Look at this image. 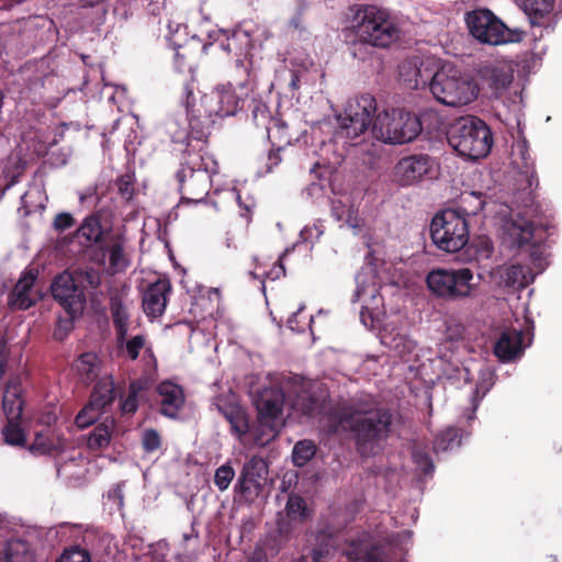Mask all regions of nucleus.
Listing matches in <instances>:
<instances>
[{"label": "nucleus", "instance_id": "obj_45", "mask_svg": "<svg viewBox=\"0 0 562 562\" xmlns=\"http://www.w3.org/2000/svg\"><path fill=\"white\" fill-rule=\"evenodd\" d=\"M145 341L146 339L144 335H136L130 339H127L126 336L123 344H119L116 341V347L117 350L125 355L126 358L135 361L138 358L140 350L144 348Z\"/></svg>", "mask_w": 562, "mask_h": 562}, {"label": "nucleus", "instance_id": "obj_13", "mask_svg": "<svg viewBox=\"0 0 562 562\" xmlns=\"http://www.w3.org/2000/svg\"><path fill=\"white\" fill-rule=\"evenodd\" d=\"M284 400L285 395L280 389L270 387L260 392L256 401L261 429V432L255 436L258 446H266L277 437Z\"/></svg>", "mask_w": 562, "mask_h": 562}, {"label": "nucleus", "instance_id": "obj_47", "mask_svg": "<svg viewBox=\"0 0 562 562\" xmlns=\"http://www.w3.org/2000/svg\"><path fill=\"white\" fill-rule=\"evenodd\" d=\"M77 284L82 288L98 289L101 284V274L94 268L77 269L72 273Z\"/></svg>", "mask_w": 562, "mask_h": 562}, {"label": "nucleus", "instance_id": "obj_63", "mask_svg": "<svg viewBox=\"0 0 562 562\" xmlns=\"http://www.w3.org/2000/svg\"><path fill=\"white\" fill-rule=\"evenodd\" d=\"M148 13L156 16L165 9L166 0H142Z\"/></svg>", "mask_w": 562, "mask_h": 562}, {"label": "nucleus", "instance_id": "obj_21", "mask_svg": "<svg viewBox=\"0 0 562 562\" xmlns=\"http://www.w3.org/2000/svg\"><path fill=\"white\" fill-rule=\"evenodd\" d=\"M524 335L520 330H504L494 345V355L502 362L515 360L522 353Z\"/></svg>", "mask_w": 562, "mask_h": 562}, {"label": "nucleus", "instance_id": "obj_34", "mask_svg": "<svg viewBox=\"0 0 562 562\" xmlns=\"http://www.w3.org/2000/svg\"><path fill=\"white\" fill-rule=\"evenodd\" d=\"M4 562H35V553L23 540L9 541L3 550Z\"/></svg>", "mask_w": 562, "mask_h": 562}, {"label": "nucleus", "instance_id": "obj_37", "mask_svg": "<svg viewBox=\"0 0 562 562\" xmlns=\"http://www.w3.org/2000/svg\"><path fill=\"white\" fill-rule=\"evenodd\" d=\"M30 450L37 454L57 456L65 450V441L60 439L54 441L48 436L36 434Z\"/></svg>", "mask_w": 562, "mask_h": 562}, {"label": "nucleus", "instance_id": "obj_15", "mask_svg": "<svg viewBox=\"0 0 562 562\" xmlns=\"http://www.w3.org/2000/svg\"><path fill=\"white\" fill-rule=\"evenodd\" d=\"M52 295L66 313L82 314L86 306V294L83 289L77 284L72 273H60L53 280L50 286Z\"/></svg>", "mask_w": 562, "mask_h": 562}, {"label": "nucleus", "instance_id": "obj_49", "mask_svg": "<svg viewBox=\"0 0 562 562\" xmlns=\"http://www.w3.org/2000/svg\"><path fill=\"white\" fill-rule=\"evenodd\" d=\"M115 186L120 196L124 201L130 202L135 194V175L131 172L121 175L115 180Z\"/></svg>", "mask_w": 562, "mask_h": 562}, {"label": "nucleus", "instance_id": "obj_35", "mask_svg": "<svg viewBox=\"0 0 562 562\" xmlns=\"http://www.w3.org/2000/svg\"><path fill=\"white\" fill-rule=\"evenodd\" d=\"M265 130L271 146L284 149L291 144L292 136L289 133L288 124L282 120L273 119Z\"/></svg>", "mask_w": 562, "mask_h": 562}, {"label": "nucleus", "instance_id": "obj_1", "mask_svg": "<svg viewBox=\"0 0 562 562\" xmlns=\"http://www.w3.org/2000/svg\"><path fill=\"white\" fill-rule=\"evenodd\" d=\"M400 418L398 412L371 400L345 403L329 416L334 431H349L357 452L366 458L376 453L381 443L391 436Z\"/></svg>", "mask_w": 562, "mask_h": 562}, {"label": "nucleus", "instance_id": "obj_36", "mask_svg": "<svg viewBox=\"0 0 562 562\" xmlns=\"http://www.w3.org/2000/svg\"><path fill=\"white\" fill-rule=\"evenodd\" d=\"M376 45H373V42H369V40L357 37L348 43V52L349 54L359 61L366 63L373 60L378 57Z\"/></svg>", "mask_w": 562, "mask_h": 562}, {"label": "nucleus", "instance_id": "obj_32", "mask_svg": "<svg viewBox=\"0 0 562 562\" xmlns=\"http://www.w3.org/2000/svg\"><path fill=\"white\" fill-rule=\"evenodd\" d=\"M115 400L114 381L111 378L100 379L90 395L91 405H95L97 409H103L111 405Z\"/></svg>", "mask_w": 562, "mask_h": 562}, {"label": "nucleus", "instance_id": "obj_30", "mask_svg": "<svg viewBox=\"0 0 562 562\" xmlns=\"http://www.w3.org/2000/svg\"><path fill=\"white\" fill-rule=\"evenodd\" d=\"M256 75L252 69L251 58H236L234 66L229 70V81L232 87L240 89L248 87L255 81Z\"/></svg>", "mask_w": 562, "mask_h": 562}, {"label": "nucleus", "instance_id": "obj_31", "mask_svg": "<svg viewBox=\"0 0 562 562\" xmlns=\"http://www.w3.org/2000/svg\"><path fill=\"white\" fill-rule=\"evenodd\" d=\"M100 247L103 255H109V265L113 272L124 271L128 267L130 261L124 251V239L122 237L116 236L110 244H102Z\"/></svg>", "mask_w": 562, "mask_h": 562}, {"label": "nucleus", "instance_id": "obj_50", "mask_svg": "<svg viewBox=\"0 0 562 562\" xmlns=\"http://www.w3.org/2000/svg\"><path fill=\"white\" fill-rule=\"evenodd\" d=\"M55 562H91V555L87 549L72 546L65 549Z\"/></svg>", "mask_w": 562, "mask_h": 562}, {"label": "nucleus", "instance_id": "obj_46", "mask_svg": "<svg viewBox=\"0 0 562 562\" xmlns=\"http://www.w3.org/2000/svg\"><path fill=\"white\" fill-rule=\"evenodd\" d=\"M249 106L254 123L258 127L266 128L274 119L270 114L269 106L260 99L252 98Z\"/></svg>", "mask_w": 562, "mask_h": 562}, {"label": "nucleus", "instance_id": "obj_6", "mask_svg": "<svg viewBox=\"0 0 562 562\" xmlns=\"http://www.w3.org/2000/svg\"><path fill=\"white\" fill-rule=\"evenodd\" d=\"M350 29L355 36L373 42L379 48H389L401 37V29L390 13L372 4L350 7Z\"/></svg>", "mask_w": 562, "mask_h": 562}, {"label": "nucleus", "instance_id": "obj_33", "mask_svg": "<svg viewBox=\"0 0 562 562\" xmlns=\"http://www.w3.org/2000/svg\"><path fill=\"white\" fill-rule=\"evenodd\" d=\"M532 280L531 269L528 266L514 263L505 270V285L514 290L525 289Z\"/></svg>", "mask_w": 562, "mask_h": 562}, {"label": "nucleus", "instance_id": "obj_55", "mask_svg": "<svg viewBox=\"0 0 562 562\" xmlns=\"http://www.w3.org/2000/svg\"><path fill=\"white\" fill-rule=\"evenodd\" d=\"M142 447L146 453L156 452L161 447V437L154 428H148L143 431Z\"/></svg>", "mask_w": 562, "mask_h": 562}, {"label": "nucleus", "instance_id": "obj_28", "mask_svg": "<svg viewBox=\"0 0 562 562\" xmlns=\"http://www.w3.org/2000/svg\"><path fill=\"white\" fill-rule=\"evenodd\" d=\"M34 281L35 276L31 272L23 274L19 279L9 295V304L12 308L25 311L35 304L30 297V291L33 288Z\"/></svg>", "mask_w": 562, "mask_h": 562}, {"label": "nucleus", "instance_id": "obj_11", "mask_svg": "<svg viewBox=\"0 0 562 562\" xmlns=\"http://www.w3.org/2000/svg\"><path fill=\"white\" fill-rule=\"evenodd\" d=\"M474 274L470 268H438L427 274L426 283L436 296L447 301H457L472 295L475 289V284L472 282Z\"/></svg>", "mask_w": 562, "mask_h": 562}, {"label": "nucleus", "instance_id": "obj_38", "mask_svg": "<svg viewBox=\"0 0 562 562\" xmlns=\"http://www.w3.org/2000/svg\"><path fill=\"white\" fill-rule=\"evenodd\" d=\"M484 75L495 90L506 89L513 81V72L505 67L487 66Z\"/></svg>", "mask_w": 562, "mask_h": 562}, {"label": "nucleus", "instance_id": "obj_41", "mask_svg": "<svg viewBox=\"0 0 562 562\" xmlns=\"http://www.w3.org/2000/svg\"><path fill=\"white\" fill-rule=\"evenodd\" d=\"M2 436L8 445L20 447L26 445V436L20 420L7 422L2 429Z\"/></svg>", "mask_w": 562, "mask_h": 562}, {"label": "nucleus", "instance_id": "obj_9", "mask_svg": "<svg viewBox=\"0 0 562 562\" xmlns=\"http://www.w3.org/2000/svg\"><path fill=\"white\" fill-rule=\"evenodd\" d=\"M464 20L469 33L482 44L496 46L506 43H519L525 36L524 31L507 27L490 9L480 8L467 12Z\"/></svg>", "mask_w": 562, "mask_h": 562}, {"label": "nucleus", "instance_id": "obj_51", "mask_svg": "<svg viewBox=\"0 0 562 562\" xmlns=\"http://www.w3.org/2000/svg\"><path fill=\"white\" fill-rule=\"evenodd\" d=\"M295 521L286 516H280L277 520L276 533L279 543L288 542L294 532Z\"/></svg>", "mask_w": 562, "mask_h": 562}, {"label": "nucleus", "instance_id": "obj_59", "mask_svg": "<svg viewBox=\"0 0 562 562\" xmlns=\"http://www.w3.org/2000/svg\"><path fill=\"white\" fill-rule=\"evenodd\" d=\"M515 229H517L516 226ZM514 238L518 247L530 245L533 239V224L526 222L524 226L518 227V232L514 233Z\"/></svg>", "mask_w": 562, "mask_h": 562}, {"label": "nucleus", "instance_id": "obj_20", "mask_svg": "<svg viewBox=\"0 0 562 562\" xmlns=\"http://www.w3.org/2000/svg\"><path fill=\"white\" fill-rule=\"evenodd\" d=\"M512 164L518 169L519 176L524 179L522 190H529V194L532 192V187L539 186L537 172L535 170V161L530 155L527 145L518 144L513 151Z\"/></svg>", "mask_w": 562, "mask_h": 562}, {"label": "nucleus", "instance_id": "obj_18", "mask_svg": "<svg viewBox=\"0 0 562 562\" xmlns=\"http://www.w3.org/2000/svg\"><path fill=\"white\" fill-rule=\"evenodd\" d=\"M201 99L216 117L235 115L244 106V99L236 94L232 82L217 86L211 93L203 94Z\"/></svg>", "mask_w": 562, "mask_h": 562}, {"label": "nucleus", "instance_id": "obj_52", "mask_svg": "<svg viewBox=\"0 0 562 562\" xmlns=\"http://www.w3.org/2000/svg\"><path fill=\"white\" fill-rule=\"evenodd\" d=\"M412 459L416 464L417 469L424 475H431L435 471V465L430 456L419 448H416L412 452Z\"/></svg>", "mask_w": 562, "mask_h": 562}, {"label": "nucleus", "instance_id": "obj_53", "mask_svg": "<svg viewBox=\"0 0 562 562\" xmlns=\"http://www.w3.org/2000/svg\"><path fill=\"white\" fill-rule=\"evenodd\" d=\"M100 412L101 409H97V406L91 405V402L89 401V403L77 414L75 423L79 428H87L97 420Z\"/></svg>", "mask_w": 562, "mask_h": 562}, {"label": "nucleus", "instance_id": "obj_14", "mask_svg": "<svg viewBox=\"0 0 562 562\" xmlns=\"http://www.w3.org/2000/svg\"><path fill=\"white\" fill-rule=\"evenodd\" d=\"M289 383L293 386L291 406L295 412L307 417H316L326 412L329 394L325 389L305 381L297 374L290 378Z\"/></svg>", "mask_w": 562, "mask_h": 562}, {"label": "nucleus", "instance_id": "obj_29", "mask_svg": "<svg viewBox=\"0 0 562 562\" xmlns=\"http://www.w3.org/2000/svg\"><path fill=\"white\" fill-rule=\"evenodd\" d=\"M554 0H522L521 8L532 25H543L552 12Z\"/></svg>", "mask_w": 562, "mask_h": 562}, {"label": "nucleus", "instance_id": "obj_43", "mask_svg": "<svg viewBox=\"0 0 562 562\" xmlns=\"http://www.w3.org/2000/svg\"><path fill=\"white\" fill-rule=\"evenodd\" d=\"M111 430L106 423L99 424L88 437V447L92 450H100L110 445Z\"/></svg>", "mask_w": 562, "mask_h": 562}, {"label": "nucleus", "instance_id": "obj_5", "mask_svg": "<svg viewBox=\"0 0 562 562\" xmlns=\"http://www.w3.org/2000/svg\"><path fill=\"white\" fill-rule=\"evenodd\" d=\"M475 205L468 210L460 205L457 210L448 209L437 213L430 223V237L432 243L442 251L457 252L461 250L470 238L469 224L465 215L483 210L484 201L475 193L470 194Z\"/></svg>", "mask_w": 562, "mask_h": 562}, {"label": "nucleus", "instance_id": "obj_56", "mask_svg": "<svg viewBox=\"0 0 562 562\" xmlns=\"http://www.w3.org/2000/svg\"><path fill=\"white\" fill-rule=\"evenodd\" d=\"M234 476V469L229 464H223L215 471L214 484L217 486L220 491H225L228 488Z\"/></svg>", "mask_w": 562, "mask_h": 562}, {"label": "nucleus", "instance_id": "obj_16", "mask_svg": "<svg viewBox=\"0 0 562 562\" xmlns=\"http://www.w3.org/2000/svg\"><path fill=\"white\" fill-rule=\"evenodd\" d=\"M434 167V160L426 154H414L401 158L393 169L396 183L408 187L420 182Z\"/></svg>", "mask_w": 562, "mask_h": 562}, {"label": "nucleus", "instance_id": "obj_3", "mask_svg": "<svg viewBox=\"0 0 562 562\" xmlns=\"http://www.w3.org/2000/svg\"><path fill=\"white\" fill-rule=\"evenodd\" d=\"M191 145L182 153L181 168L176 173L183 203H200L209 195L212 176L218 173V162L209 153L192 151Z\"/></svg>", "mask_w": 562, "mask_h": 562}, {"label": "nucleus", "instance_id": "obj_24", "mask_svg": "<svg viewBox=\"0 0 562 562\" xmlns=\"http://www.w3.org/2000/svg\"><path fill=\"white\" fill-rule=\"evenodd\" d=\"M110 312L115 330V339L119 344H123L128 333L130 313L123 303L121 293L115 292L110 296Z\"/></svg>", "mask_w": 562, "mask_h": 562}, {"label": "nucleus", "instance_id": "obj_27", "mask_svg": "<svg viewBox=\"0 0 562 562\" xmlns=\"http://www.w3.org/2000/svg\"><path fill=\"white\" fill-rule=\"evenodd\" d=\"M101 359L95 352L81 353L74 362V370L81 383L89 385L94 382L100 373Z\"/></svg>", "mask_w": 562, "mask_h": 562}, {"label": "nucleus", "instance_id": "obj_60", "mask_svg": "<svg viewBox=\"0 0 562 562\" xmlns=\"http://www.w3.org/2000/svg\"><path fill=\"white\" fill-rule=\"evenodd\" d=\"M75 217L70 213L61 212L55 216L53 227L55 231L61 233L71 228L72 226H75Z\"/></svg>", "mask_w": 562, "mask_h": 562}, {"label": "nucleus", "instance_id": "obj_25", "mask_svg": "<svg viewBox=\"0 0 562 562\" xmlns=\"http://www.w3.org/2000/svg\"><path fill=\"white\" fill-rule=\"evenodd\" d=\"M21 392V383L18 378L11 379L7 383L2 400V408L7 422L21 420L23 413Z\"/></svg>", "mask_w": 562, "mask_h": 562}, {"label": "nucleus", "instance_id": "obj_7", "mask_svg": "<svg viewBox=\"0 0 562 562\" xmlns=\"http://www.w3.org/2000/svg\"><path fill=\"white\" fill-rule=\"evenodd\" d=\"M437 119V111L424 110L416 115L403 109L384 110L375 116L372 135L385 144H406L413 142L423 131V122Z\"/></svg>", "mask_w": 562, "mask_h": 562}, {"label": "nucleus", "instance_id": "obj_22", "mask_svg": "<svg viewBox=\"0 0 562 562\" xmlns=\"http://www.w3.org/2000/svg\"><path fill=\"white\" fill-rule=\"evenodd\" d=\"M220 47L236 58H251L252 36L246 30L236 29L231 34H224V38L220 40Z\"/></svg>", "mask_w": 562, "mask_h": 562}, {"label": "nucleus", "instance_id": "obj_39", "mask_svg": "<svg viewBox=\"0 0 562 562\" xmlns=\"http://www.w3.org/2000/svg\"><path fill=\"white\" fill-rule=\"evenodd\" d=\"M461 443L460 430L456 427H447L440 431L434 442L435 452L447 451L459 447Z\"/></svg>", "mask_w": 562, "mask_h": 562}, {"label": "nucleus", "instance_id": "obj_10", "mask_svg": "<svg viewBox=\"0 0 562 562\" xmlns=\"http://www.w3.org/2000/svg\"><path fill=\"white\" fill-rule=\"evenodd\" d=\"M346 527L347 521L340 520L337 512L322 517L315 530L305 533L304 557L312 562H328L338 546V536Z\"/></svg>", "mask_w": 562, "mask_h": 562}, {"label": "nucleus", "instance_id": "obj_19", "mask_svg": "<svg viewBox=\"0 0 562 562\" xmlns=\"http://www.w3.org/2000/svg\"><path fill=\"white\" fill-rule=\"evenodd\" d=\"M171 290L170 280L167 278H160L150 283L143 293L144 313L151 318L161 316L167 307Z\"/></svg>", "mask_w": 562, "mask_h": 562}, {"label": "nucleus", "instance_id": "obj_12", "mask_svg": "<svg viewBox=\"0 0 562 562\" xmlns=\"http://www.w3.org/2000/svg\"><path fill=\"white\" fill-rule=\"evenodd\" d=\"M376 112V101L373 95L363 93L350 99L345 108L344 116L339 117L338 135L349 139L352 145L372 127V116Z\"/></svg>", "mask_w": 562, "mask_h": 562}, {"label": "nucleus", "instance_id": "obj_57", "mask_svg": "<svg viewBox=\"0 0 562 562\" xmlns=\"http://www.w3.org/2000/svg\"><path fill=\"white\" fill-rule=\"evenodd\" d=\"M416 347V342L406 336L397 335L393 338L392 348L396 351V353L404 358L406 355H409L414 351Z\"/></svg>", "mask_w": 562, "mask_h": 562}, {"label": "nucleus", "instance_id": "obj_44", "mask_svg": "<svg viewBox=\"0 0 562 562\" xmlns=\"http://www.w3.org/2000/svg\"><path fill=\"white\" fill-rule=\"evenodd\" d=\"M225 417L231 425L232 431L241 437L249 430V424L246 413L240 408H232L225 413Z\"/></svg>", "mask_w": 562, "mask_h": 562}, {"label": "nucleus", "instance_id": "obj_26", "mask_svg": "<svg viewBox=\"0 0 562 562\" xmlns=\"http://www.w3.org/2000/svg\"><path fill=\"white\" fill-rule=\"evenodd\" d=\"M103 235L104 229L99 213L88 215L76 231V237L86 247L92 245L102 246Z\"/></svg>", "mask_w": 562, "mask_h": 562}, {"label": "nucleus", "instance_id": "obj_62", "mask_svg": "<svg viewBox=\"0 0 562 562\" xmlns=\"http://www.w3.org/2000/svg\"><path fill=\"white\" fill-rule=\"evenodd\" d=\"M281 150L282 149H278L277 147L271 146V148L268 153V156H267V164H266L268 172H271L274 167L280 165V162L282 160V158L280 156Z\"/></svg>", "mask_w": 562, "mask_h": 562}, {"label": "nucleus", "instance_id": "obj_8", "mask_svg": "<svg viewBox=\"0 0 562 562\" xmlns=\"http://www.w3.org/2000/svg\"><path fill=\"white\" fill-rule=\"evenodd\" d=\"M446 134L451 148L470 160L485 158L493 145L490 126L473 115L454 120L447 128Z\"/></svg>", "mask_w": 562, "mask_h": 562}, {"label": "nucleus", "instance_id": "obj_23", "mask_svg": "<svg viewBox=\"0 0 562 562\" xmlns=\"http://www.w3.org/2000/svg\"><path fill=\"white\" fill-rule=\"evenodd\" d=\"M157 392L161 396L160 413L170 418L177 417L184 404L182 387L170 381H164L157 386Z\"/></svg>", "mask_w": 562, "mask_h": 562}, {"label": "nucleus", "instance_id": "obj_64", "mask_svg": "<svg viewBox=\"0 0 562 562\" xmlns=\"http://www.w3.org/2000/svg\"><path fill=\"white\" fill-rule=\"evenodd\" d=\"M285 274V269L281 262V260H279L278 262H276L273 265V267L265 272V278L266 279H269L271 281H276V280H279L281 277H283Z\"/></svg>", "mask_w": 562, "mask_h": 562}, {"label": "nucleus", "instance_id": "obj_4", "mask_svg": "<svg viewBox=\"0 0 562 562\" xmlns=\"http://www.w3.org/2000/svg\"><path fill=\"white\" fill-rule=\"evenodd\" d=\"M428 86L434 98L448 106H462L469 104L477 97L475 82L462 76L457 69L441 68L436 72L423 74L420 68L416 69L415 88Z\"/></svg>", "mask_w": 562, "mask_h": 562}, {"label": "nucleus", "instance_id": "obj_54", "mask_svg": "<svg viewBox=\"0 0 562 562\" xmlns=\"http://www.w3.org/2000/svg\"><path fill=\"white\" fill-rule=\"evenodd\" d=\"M66 314H67L66 317L58 318L55 329H54V334H53L54 338L59 341H63L70 334V331L74 329L75 318L80 315V314L72 315L70 313H66Z\"/></svg>", "mask_w": 562, "mask_h": 562}, {"label": "nucleus", "instance_id": "obj_58", "mask_svg": "<svg viewBox=\"0 0 562 562\" xmlns=\"http://www.w3.org/2000/svg\"><path fill=\"white\" fill-rule=\"evenodd\" d=\"M138 387L135 382L130 384L128 395L121 403V411L123 414H134L137 411V393Z\"/></svg>", "mask_w": 562, "mask_h": 562}, {"label": "nucleus", "instance_id": "obj_61", "mask_svg": "<svg viewBox=\"0 0 562 562\" xmlns=\"http://www.w3.org/2000/svg\"><path fill=\"white\" fill-rule=\"evenodd\" d=\"M465 328L460 323H451L447 325L446 338L450 341H459L464 337Z\"/></svg>", "mask_w": 562, "mask_h": 562}, {"label": "nucleus", "instance_id": "obj_2", "mask_svg": "<svg viewBox=\"0 0 562 562\" xmlns=\"http://www.w3.org/2000/svg\"><path fill=\"white\" fill-rule=\"evenodd\" d=\"M194 88L192 78L186 80L182 85V99L187 110L190 131L178 128V124L175 120H170L166 123V130L173 143L182 144L187 142L186 148H188L190 144L192 151H199L202 148V153H207L205 147L216 116L212 113L210 108L204 104L201 98L196 102Z\"/></svg>", "mask_w": 562, "mask_h": 562}, {"label": "nucleus", "instance_id": "obj_17", "mask_svg": "<svg viewBox=\"0 0 562 562\" xmlns=\"http://www.w3.org/2000/svg\"><path fill=\"white\" fill-rule=\"evenodd\" d=\"M268 468L261 458L252 457L240 472L236 491L247 503H252L262 492Z\"/></svg>", "mask_w": 562, "mask_h": 562}, {"label": "nucleus", "instance_id": "obj_48", "mask_svg": "<svg viewBox=\"0 0 562 562\" xmlns=\"http://www.w3.org/2000/svg\"><path fill=\"white\" fill-rule=\"evenodd\" d=\"M285 516L294 520L303 521L307 517V507L303 497L290 495L285 505Z\"/></svg>", "mask_w": 562, "mask_h": 562}, {"label": "nucleus", "instance_id": "obj_40", "mask_svg": "<svg viewBox=\"0 0 562 562\" xmlns=\"http://www.w3.org/2000/svg\"><path fill=\"white\" fill-rule=\"evenodd\" d=\"M171 41V38H169ZM175 50L173 61L175 66L179 71H191L195 54L191 50L188 45H181L177 42H170Z\"/></svg>", "mask_w": 562, "mask_h": 562}, {"label": "nucleus", "instance_id": "obj_42", "mask_svg": "<svg viewBox=\"0 0 562 562\" xmlns=\"http://www.w3.org/2000/svg\"><path fill=\"white\" fill-rule=\"evenodd\" d=\"M316 453V446L312 440H301L293 447L292 459L296 467H304Z\"/></svg>", "mask_w": 562, "mask_h": 562}]
</instances>
